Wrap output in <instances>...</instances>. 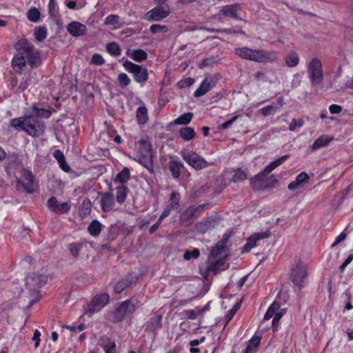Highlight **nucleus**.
<instances>
[{
    "label": "nucleus",
    "instance_id": "ddd939ff",
    "mask_svg": "<svg viewBox=\"0 0 353 353\" xmlns=\"http://www.w3.org/2000/svg\"><path fill=\"white\" fill-rule=\"evenodd\" d=\"M109 298L108 294H101L95 296L91 303L88 305L85 314L91 316L93 314L100 311L107 304Z\"/></svg>",
    "mask_w": 353,
    "mask_h": 353
},
{
    "label": "nucleus",
    "instance_id": "6e6d98bb",
    "mask_svg": "<svg viewBox=\"0 0 353 353\" xmlns=\"http://www.w3.org/2000/svg\"><path fill=\"white\" fill-rule=\"evenodd\" d=\"M304 125V121L302 119H293L289 125V130L291 132H294L297 128H301Z\"/></svg>",
    "mask_w": 353,
    "mask_h": 353
},
{
    "label": "nucleus",
    "instance_id": "4be33fe9",
    "mask_svg": "<svg viewBox=\"0 0 353 353\" xmlns=\"http://www.w3.org/2000/svg\"><path fill=\"white\" fill-rule=\"evenodd\" d=\"M241 10L240 4H232L222 8V15L229 17L235 19H240L239 11Z\"/></svg>",
    "mask_w": 353,
    "mask_h": 353
},
{
    "label": "nucleus",
    "instance_id": "e433bc0d",
    "mask_svg": "<svg viewBox=\"0 0 353 353\" xmlns=\"http://www.w3.org/2000/svg\"><path fill=\"white\" fill-rule=\"evenodd\" d=\"M130 179V170L128 168L125 167L123 170L116 176L114 179V182H119L121 183H124L128 181Z\"/></svg>",
    "mask_w": 353,
    "mask_h": 353
},
{
    "label": "nucleus",
    "instance_id": "20e7f679",
    "mask_svg": "<svg viewBox=\"0 0 353 353\" xmlns=\"http://www.w3.org/2000/svg\"><path fill=\"white\" fill-rule=\"evenodd\" d=\"M18 53L25 56L27 63L32 67H37L41 63V57L39 51L26 39H21L15 44Z\"/></svg>",
    "mask_w": 353,
    "mask_h": 353
},
{
    "label": "nucleus",
    "instance_id": "338daca9",
    "mask_svg": "<svg viewBox=\"0 0 353 353\" xmlns=\"http://www.w3.org/2000/svg\"><path fill=\"white\" fill-rule=\"evenodd\" d=\"M212 63H213V60L212 59H205L203 60L199 63V65L201 68H203L206 66L210 65Z\"/></svg>",
    "mask_w": 353,
    "mask_h": 353
},
{
    "label": "nucleus",
    "instance_id": "49530a36",
    "mask_svg": "<svg viewBox=\"0 0 353 353\" xmlns=\"http://www.w3.org/2000/svg\"><path fill=\"white\" fill-rule=\"evenodd\" d=\"M200 255V251L197 248H194L192 250H185L183 254V258L186 261H189L191 259H197Z\"/></svg>",
    "mask_w": 353,
    "mask_h": 353
},
{
    "label": "nucleus",
    "instance_id": "473e14b6",
    "mask_svg": "<svg viewBox=\"0 0 353 353\" xmlns=\"http://www.w3.org/2000/svg\"><path fill=\"white\" fill-rule=\"evenodd\" d=\"M92 208V203L88 199H85L83 201L80 208H79V214L81 217H85L90 214Z\"/></svg>",
    "mask_w": 353,
    "mask_h": 353
},
{
    "label": "nucleus",
    "instance_id": "6ab92c4d",
    "mask_svg": "<svg viewBox=\"0 0 353 353\" xmlns=\"http://www.w3.org/2000/svg\"><path fill=\"white\" fill-rule=\"evenodd\" d=\"M169 159L168 168L172 176L178 179L181 175V169L183 167V163L176 156H170Z\"/></svg>",
    "mask_w": 353,
    "mask_h": 353
},
{
    "label": "nucleus",
    "instance_id": "de8ad7c7",
    "mask_svg": "<svg viewBox=\"0 0 353 353\" xmlns=\"http://www.w3.org/2000/svg\"><path fill=\"white\" fill-rule=\"evenodd\" d=\"M106 48L110 54L114 55H119L121 52L119 45L114 42L108 43Z\"/></svg>",
    "mask_w": 353,
    "mask_h": 353
},
{
    "label": "nucleus",
    "instance_id": "a211bd4d",
    "mask_svg": "<svg viewBox=\"0 0 353 353\" xmlns=\"http://www.w3.org/2000/svg\"><path fill=\"white\" fill-rule=\"evenodd\" d=\"M48 206L54 212L59 214H64L68 212L70 209V205L68 202L59 203L57 199L54 196L48 199Z\"/></svg>",
    "mask_w": 353,
    "mask_h": 353
},
{
    "label": "nucleus",
    "instance_id": "69168bd1",
    "mask_svg": "<svg viewBox=\"0 0 353 353\" xmlns=\"http://www.w3.org/2000/svg\"><path fill=\"white\" fill-rule=\"evenodd\" d=\"M53 157L59 161V163L65 159L63 152L59 150H56L53 152Z\"/></svg>",
    "mask_w": 353,
    "mask_h": 353
},
{
    "label": "nucleus",
    "instance_id": "a18cd8bd",
    "mask_svg": "<svg viewBox=\"0 0 353 353\" xmlns=\"http://www.w3.org/2000/svg\"><path fill=\"white\" fill-rule=\"evenodd\" d=\"M40 12L36 8H32L28 12V19L32 22H37L40 19Z\"/></svg>",
    "mask_w": 353,
    "mask_h": 353
},
{
    "label": "nucleus",
    "instance_id": "9b49d317",
    "mask_svg": "<svg viewBox=\"0 0 353 353\" xmlns=\"http://www.w3.org/2000/svg\"><path fill=\"white\" fill-rule=\"evenodd\" d=\"M123 66L127 71L134 74V80L137 82L143 83L148 80V73L146 68L128 60L123 63Z\"/></svg>",
    "mask_w": 353,
    "mask_h": 353
},
{
    "label": "nucleus",
    "instance_id": "c756f323",
    "mask_svg": "<svg viewBox=\"0 0 353 353\" xmlns=\"http://www.w3.org/2000/svg\"><path fill=\"white\" fill-rule=\"evenodd\" d=\"M299 57L295 52H290L285 57V64L290 68L296 67L299 63Z\"/></svg>",
    "mask_w": 353,
    "mask_h": 353
},
{
    "label": "nucleus",
    "instance_id": "13d9d810",
    "mask_svg": "<svg viewBox=\"0 0 353 353\" xmlns=\"http://www.w3.org/2000/svg\"><path fill=\"white\" fill-rule=\"evenodd\" d=\"M91 62L93 64L101 65L104 63L105 61L101 55L99 54H94L92 57Z\"/></svg>",
    "mask_w": 353,
    "mask_h": 353
},
{
    "label": "nucleus",
    "instance_id": "1a4fd4ad",
    "mask_svg": "<svg viewBox=\"0 0 353 353\" xmlns=\"http://www.w3.org/2000/svg\"><path fill=\"white\" fill-rule=\"evenodd\" d=\"M307 266L299 260L296 262L294 267L291 268L290 279L294 285L301 289L307 281Z\"/></svg>",
    "mask_w": 353,
    "mask_h": 353
},
{
    "label": "nucleus",
    "instance_id": "864d4df0",
    "mask_svg": "<svg viewBox=\"0 0 353 353\" xmlns=\"http://www.w3.org/2000/svg\"><path fill=\"white\" fill-rule=\"evenodd\" d=\"M48 12L52 17H56L58 14V8L55 0H50L48 5Z\"/></svg>",
    "mask_w": 353,
    "mask_h": 353
},
{
    "label": "nucleus",
    "instance_id": "5701e85b",
    "mask_svg": "<svg viewBox=\"0 0 353 353\" xmlns=\"http://www.w3.org/2000/svg\"><path fill=\"white\" fill-rule=\"evenodd\" d=\"M310 181V176L305 172H301L296 177V179L288 184V188L291 190H296L301 185L307 183Z\"/></svg>",
    "mask_w": 353,
    "mask_h": 353
},
{
    "label": "nucleus",
    "instance_id": "412c9836",
    "mask_svg": "<svg viewBox=\"0 0 353 353\" xmlns=\"http://www.w3.org/2000/svg\"><path fill=\"white\" fill-rule=\"evenodd\" d=\"M67 30L72 36L79 37L84 34L86 32L87 28L85 25L79 22L73 21L68 25Z\"/></svg>",
    "mask_w": 353,
    "mask_h": 353
},
{
    "label": "nucleus",
    "instance_id": "c03bdc74",
    "mask_svg": "<svg viewBox=\"0 0 353 353\" xmlns=\"http://www.w3.org/2000/svg\"><path fill=\"white\" fill-rule=\"evenodd\" d=\"M34 36L38 41H43L47 37V29L46 27H39L34 30Z\"/></svg>",
    "mask_w": 353,
    "mask_h": 353
},
{
    "label": "nucleus",
    "instance_id": "a19ab883",
    "mask_svg": "<svg viewBox=\"0 0 353 353\" xmlns=\"http://www.w3.org/2000/svg\"><path fill=\"white\" fill-rule=\"evenodd\" d=\"M179 201H180V194L176 192L173 191L171 193L170 198L169 200V204L170 208H173L174 210L178 209L179 207Z\"/></svg>",
    "mask_w": 353,
    "mask_h": 353
},
{
    "label": "nucleus",
    "instance_id": "58836bf2",
    "mask_svg": "<svg viewBox=\"0 0 353 353\" xmlns=\"http://www.w3.org/2000/svg\"><path fill=\"white\" fill-rule=\"evenodd\" d=\"M192 117L193 114L191 112L183 113L174 121V123L176 125H187L191 121Z\"/></svg>",
    "mask_w": 353,
    "mask_h": 353
},
{
    "label": "nucleus",
    "instance_id": "09e8293b",
    "mask_svg": "<svg viewBox=\"0 0 353 353\" xmlns=\"http://www.w3.org/2000/svg\"><path fill=\"white\" fill-rule=\"evenodd\" d=\"M150 30L152 34H157L159 32H167L168 28L166 26H162L159 24H153L150 26Z\"/></svg>",
    "mask_w": 353,
    "mask_h": 353
},
{
    "label": "nucleus",
    "instance_id": "7ed1b4c3",
    "mask_svg": "<svg viewBox=\"0 0 353 353\" xmlns=\"http://www.w3.org/2000/svg\"><path fill=\"white\" fill-rule=\"evenodd\" d=\"M221 268V244L218 242L211 250L207 264L199 266V272L205 279L212 273L216 275Z\"/></svg>",
    "mask_w": 353,
    "mask_h": 353
},
{
    "label": "nucleus",
    "instance_id": "9d476101",
    "mask_svg": "<svg viewBox=\"0 0 353 353\" xmlns=\"http://www.w3.org/2000/svg\"><path fill=\"white\" fill-rule=\"evenodd\" d=\"M181 155L188 164L196 170H201L208 166L207 161L194 152L182 151Z\"/></svg>",
    "mask_w": 353,
    "mask_h": 353
},
{
    "label": "nucleus",
    "instance_id": "0eeeda50",
    "mask_svg": "<svg viewBox=\"0 0 353 353\" xmlns=\"http://www.w3.org/2000/svg\"><path fill=\"white\" fill-rule=\"evenodd\" d=\"M307 72L312 86L320 85L323 81V65L319 58H312L307 64Z\"/></svg>",
    "mask_w": 353,
    "mask_h": 353
},
{
    "label": "nucleus",
    "instance_id": "4d7b16f0",
    "mask_svg": "<svg viewBox=\"0 0 353 353\" xmlns=\"http://www.w3.org/2000/svg\"><path fill=\"white\" fill-rule=\"evenodd\" d=\"M260 111L263 116L267 117L273 114L276 110L272 105H267L262 108Z\"/></svg>",
    "mask_w": 353,
    "mask_h": 353
},
{
    "label": "nucleus",
    "instance_id": "e2e57ef3",
    "mask_svg": "<svg viewBox=\"0 0 353 353\" xmlns=\"http://www.w3.org/2000/svg\"><path fill=\"white\" fill-rule=\"evenodd\" d=\"M347 237V234L345 232H342L335 239L334 242L332 244L331 247L334 248L340 243L341 241L345 240Z\"/></svg>",
    "mask_w": 353,
    "mask_h": 353
},
{
    "label": "nucleus",
    "instance_id": "680f3d73",
    "mask_svg": "<svg viewBox=\"0 0 353 353\" xmlns=\"http://www.w3.org/2000/svg\"><path fill=\"white\" fill-rule=\"evenodd\" d=\"M40 332L38 330H35L32 340L34 341V347L37 348L40 344Z\"/></svg>",
    "mask_w": 353,
    "mask_h": 353
},
{
    "label": "nucleus",
    "instance_id": "393cba45",
    "mask_svg": "<svg viewBox=\"0 0 353 353\" xmlns=\"http://www.w3.org/2000/svg\"><path fill=\"white\" fill-rule=\"evenodd\" d=\"M333 140L332 137L329 136L323 135L316 139L311 146L313 151L317 150L320 148H325Z\"/></svg>",
    "mask_w": 353,
    "mask_h": 353
},
{
    "label": "nucleus",
    "instance_id": "aec40b11",
    "mask_svg": "<svg viewBox=\"0 0 353 353\" xmlns=\"http://www.w3.org/2000/svg\"><path fill=\"white\" fill-rule=\"evenodd\" d=\"M18 184H21L26 192H32L33 176L31 172L28 170H24L21 179L18 181Z\"/></svg>",
    "mask_w": 353,
    "mask_h": 353
},
{
    "label": "nucleus",
    "instance_id": "f8f14e48",
    "mask_svg": "<svg viewBox=\"0 0 353 353\" xmlns=\"http://www.w3.org/2000/svg\"><path fill=\"white\" fill-rule=\"evenodd\" d=\"M280 307L281 305L279 302L274 301L270 305L264 316L265 320H269L273 317L272 327L274 332L278 330L280 319L283 315V312L279 311Z\"/></svg>",
    "mask_w": 353,
    "mask_h": 353
},
{
    "label": "nucleus",
    "instance_id": "5fc2aeb1",
    "mask_svg": "<svg viewBox=\"0 0 353 353\" xmlns=\"http://www.w3.org/2000/svg\"><path fill=\"white\" fill-rule=\"evenodd\" d=\"M118 81L119 82L120 85L122 88H125L130 83V78L125 73H121L119 74Z\"/></svg>",
    "mask_w": 353,
    "mask_h": 353
},
{
    "label": "nucleus",
    "instance_id": "c9c22d12",
    "mask_svg": "<svg viewBox=\"0 0 353 353\" xmlns=\"http://www.w3.org/2000/svg\"><path fill=\"white\" fill-rule=\"evenodd\" d=\"M88 230L92 236H97L101 233V224L97 220H94L89 225Z\"/></svg>",
    "mask_w": 353,
    "mask_h": 353
},
{
    "label": "nucleus",
    "instance_id": "4c0bfd02",
    "mask_svg": "<svg viewBox=\"0 0 353 353\" xmlns=\"http://www.w3.org/2000/svg\"><path fill=\"white\" fill-rule=\"evenodd\" d=\"M128 54L132 59L138 62L145 60L148 57L147 53L141 49L134 50Z\"/></svg>",
    "mask_w": 353,
    "mask_h": 353
},
{
    "label": "nucleus",
    "instance_id": "72a5a7b5",
    "mask_svg": "<svg viewBox=\"0 0 353 353\" xmlns=\"http://www.w3.org/2000/svg\"><path fill=\"white\" fill-rule=\"evenodd\" d=\"M241 303H242L241 301H237L233 305V307L228 311V314H226V316L225 317V323L224 327L222 328V331L224 330L225 325L232 319V318L234 317V316L235 315V314L236 313L238 310L241 307Z\"/></svg>",
    "mask_w": 353,
    "mask_h": 353
},
{
    "label": "nucleus",
    "instance_id": "bf43d9fd",
    "mask_svg": "<svg viewBox=\"0 0 353 353\" xmlns=\"http://www.w3.org/2000/svg\"><path fill=\"white\" fill-rule=\"evenodd\" d=\"M115 343L112 341H109L103 345V350L105 353H114L115 352Z\"/></svg>",
    "mask_w": 353,
    "mask_h": 353
},
{
    "label": "nucleus",
    "instance_id": "423d86ee",
    "mask_svg": "<svg viewBox=\"0 0 353 353\" xmlns=\"http://www.w3.org/2000/svg\"><path fill=\"white\" fill-rule=\"evenodd\" d=\"M252 188L254 190H266L272 188L278 184L279 181L274 174L268 176L263 171L252 177L250 180Z\"/></svg>",
    "mask_w": 353,
    "mask_h": 353
},
{
    "label": "nucleus",
    "instance_id": "f257e3e1",
    "mask_svg": "<svg viewBox=\"0 0 353 353\" xmlns=\"http://www.w3.org/2000/svg\"><path fill=\"white\" fill-rule=\"evenodd\" d=\"M51 112L45 109L34 107L32 115H26L10 120V125L18 131H24L32 137H39L44 134L46 125L38 117L49 118Z\"/></svg>",
    "mask_w": 353,
    "mask_h": 353
},
{
    "label": "nucleus",
    "instance_id": "a878e982",
    "mask_svg": "<svg viewBox=\"0 0 353 353\" xmlns=\"http://www.w3.org/2000/svg\"><path fill=\"white\" fill-rule=\"evenodd\" d=\"M261 340V336H252V338L248 341L243 353H256L260 345Z\"/></svg>",
    "mask_w": 353,
    "mask_h": 353
},
{
    "label": "nucleus",
    "instance_id": "cd10ccee",
    "mask_svg": "<svg viewBox=\"0 0 353 353\" xmlns=\"http://www.w3.org/2000/svg\"><path fill=\"white\" fill-rule=\"evenodd\" d=\"M145 330L150 332H154L161 327V318L153 316L145 324Z\"/></svg>",
    "mask_w": 353,
    "mask_h": 353
},
{
    "label": "nucleus",
    "instance_id": "0e129e2a",
    "mask_svg": "<svg viewBox=\"0 0 353 353\" xmlns=\"http://www.w3.org/2000/svg\"><path fill=\"white\" fill-rule=\"evenodd\" d=\"M194 83V79L189 77L185 79V80L181 81L179 84L180 85V88L183 87H190Z\"/></svg>",
    "mask_w": 353,
    "mask_h": 353
},
{
    "label": "nucleus",
    "instance_id": "37998d69",
    "mask_svg": "<svg viewBox=\"0 0 353 353\" xmlns=\"http://www.w3.org/2000/svg\"><path fill=\"white\" fill-rule=\"evenodd\" d=\"M138 122L144 124L148 121L147 109L145 106L139 107L137 111Z\"/></svg>",
    "mask_w": 353,
    "mask_h": 353
},
{
    "label": "nucleus",
    "instance_id": "b1692460",
    "mask_svg": "<svg viewBox=\"0 0 353 353\" xmlns=\"http://www.w3.org/2000/svg\"><path fill=\"white\" fill-rule=\"evenodd\" d=\"M26 63L27 60L25 59V56L21 54V53H17L12 61V65L16 72L21 73L22 68L25 67Z\"/></svg>",
    "mask_w": 353,
    "mask_h": 353
},
{
    "label": "nucleus",
    "instance_id": "2f4dec72",
    "mask_svg": "<svg viewBox=\"0 0 353 353\" xmlns=\"http://www.w3.org/2000/svg\"><path fill=\"white\" fill-rule=\"evenodd\" d=\"M212 88L211 83L205 79L200 85L199 88L194 93L195 97H199L204 95Z\"/></svg>",
    "mask_w": 353,
    "mask_h": 353
},
{
    "label": "nucleus",
    "instance_id": "39448f33",
    "mask_svg": "<svg viewBox=\"0 0 353 353\" xmlns=\"http://www.w3.org/2000/svg\"><path fill=\"white\" fill-rule=\"evenodd\" d=\"M46 275L37 272L30 273L26 278V285L29 289L31 296L33 297L29 301L28 307L31 306L39 300V289L43 286L47 282Z\"/></svg>",
    "mask_w": 353,
    "mask_h": 353
},
{
    "label": "nucleus",
    "instance_id": "8fccbe9b",
    "mask_svg": "<svg viewBox=\"0 0 353 353\" xmlns=\"http://www.w3.org/2000/svg\"><path fill=\"white\" fill-rule=\"evenodd\" d=\"M228 237V236H226V234H224L223 238H222V248H221V250H222V271L224 270L225 269L228 268V264L227 265L225 264V259L226 258L225 248V243H226Z\"/></svg>",
    "mask_w": 353,
    "mask_h": 353
},
{
    "label": "nucleus",
    "instance_id": "dca6fc26",
    "mask_svg": "<svg viewBox=\"0 0 353 353\" xmlns=\"http://www.w3.org/2000/svg\"><path fill=\"white\" fill-rule=\"evenodd\" d=\"M170 12V8L168 6H159L148 11L145 19L149 21H158L168 17Z\"/></svg>",
    "mask_w": 353,
    "mask_h": 353
},
{
    "label": "nucleus",
    "instance_id": "4468645a",
    "mask_svg": "<svg viewBox=\"0 0 353 353\" xmlns=\"http://www.w3.org/2000/svg\"><path fill=\"white\" fill-rule=\"evenodd\" d=\"M135 310L136 306L132 302V300H126L121 303L116 309L114 314V320L116 321H121L125 316L134 313Z\"/></svg>",
    "mask_w": 353,
    "mask_h": 353
},
{
    "label": "nucleus",
    "instance_id": "f3484780",
    "mask_svg": "<svg viewBox=\"0 0 353 353\" xmlns=\"http://www.w3.org/2000/svg\"><path fill=\"white\" fill-rule=\"evenodd\" d=\"M268 232H256L247 239L246 243L241 248V253L245 254L250 252L251 250L257 246V242L259 240L269 237Z\"/></svg>",
    "mask_w": 353,
    "mask_h": 353
},
{
    "label": "nucleus",
    "instance_id": "052dcab7",
    "mask_svg": "<svg viewBox=\"0 0 353 353\" xmlns=\"http://www.w3.org/2000/svg\"><path fill=\"white\" fill-rule=\"evenodd\" d=\"M329 110L332 114H339L342 111V107L339 105L332 104L329 107Z\"/></svg>",
    "mask_w": 353,
    "mask_h": 353
},
{
    "label": "nucleus",
    "instance_id": "f03ea898",
    "mask_svg": "<svg viewBox=\"0 0 353 353\" xmlns=\"http://www.w3.org/2000/svg\"><path fill=\"white\" fill-rule=\"evenodd\" d=\"M234 53L241 58L257 63H272L278 58V53L274 51L255 50L248 47L237 48Z\"/></svg>",
    "mask_w": 353,
    "mask_h": 353
},
{
    "label": "nucleus",
    "instance_id": "f704fd0d",
    "mask_svg": "<svg viewBox=\"0 0 353 353\" xmlns=\"http://www.w3.org/2000/svg\"><path fill=\"white\" fill-rule=\"evenodd\" d=\"M128 188L124 185H119L117 188L116 200L117 203L122 204L126 199Z\"/></svg>",
    "mask_w": 353,
    "mask_h": 353
},
{
    "label": "nucleus",
    "instance_id": "3c124183",
    "mask_svg": "<svg viewBox=\"0 0 353 353\" xmlns=\"http://www.w3.org/2000/svg\"><path fill=\"white\" fill-rule=\"evenodd\" d=\"M81 248V245L77 243H70L68 245V250L70 254L75 258L78 256Z\"/></svg>",
    "mask_w": 353,
    "mask_h": 353
},
{
    "label": "nucleus",
    "instance_id": "2eb2a0df",
    "mask_svg": "<svg viewBox=\"0 0 353 353\" xmlns=\"http://www.w3.org/2000/svg\"><path fill=\"white\" fill-rule=\"evenodd\" d=\"M99 203L102 211L108 212L116 210L115 199L111 192H99Z\"/></svg>",
    "mask_w": 353,
    "mask_h": 353
},
{
    "label": "nucleus",
    "instance_id": "ea45409f",
    "mask_svg": "<svg viewBox=\"0 0 353 353\" xmlns=\"http://www.w3.org/2000/svg\"><path fill=\"white\" fill-rule=\"evenodd\" d=\"M208 310V305H206L203 308H197V311L194 310H186L183 311L185 316L190 319H195L197 313L199 314H203L205 311Z\"/></svg>",
    "mask_w": 353,
    "mask_h": 353
},
{
    "label": "nucleus",
    "instance_id": "774afa93",
    "mask_svg": "<svg viewBox=\"0 0 353 353\" xmlns=\"http://www.w3.org/2000/svg\"><path fill=\"white\" fill-rule=\"evenodd\" d=\"M59 165L61 168L65 172H68L70 170V168L65 159L59 162Z\"/></svg>",
    "mask_w": 353,
    "mask_h": 353
},
{
    "label": "nucleus",
    "instance_id": "7c9ffc66",
    "mask_svg": "<svg viewBox=\"0 0 353 353\" xmlns=\"http://www.w3.org/2000/svg\"><path fill=\"white\" fill-rule=\"evenodd\" d=\"M179 135L184 141H190L195 136V132L193 128L190 127H183L179 130Z\"/></svg>",
    "mask_w": 353,
    "mask_h": 353
},
{
    "label": "nucleus",
    "instance_id": "c85d7f7f",
    "mask_svg": "<svg viewBox=\"0 0 353 353\" xmlns=\"http://www.w3.org/2000/svg\"><path fill=\"white\" fill-rule=\"evenodd\" d=\"M132 283V279L129 276H126L121 280L119 281L114 287V291L117 294H120L125 289L130 286Z\"/></svg>",
    "mask_w": 353,
    "mask_h": 353
},
{
    "label": "nucleus",
    "instance_id": "603ef678",
    "mask_svg": "<svg viewBox=\"0 0 353 353\" xmlns=\"http://www.w3.org/2000/svg\"><path fill=\"white\" fill-rule=\"evenodd\" d=\"M119 21V17L118 15H117V14H110V15H108L105 19L104 23L105 25H108V26H114V25L118 24Z\"/></svg>",
    "mask_w": 353,
    "mask_h": 353
},
{
    "label": "nucleus",
    "instance_id": "bb28decb",
    "mask_svg": "<svg viewBox=\"0 0 353 353\" xmlns=\"http://www.w3.org/2000/svg\"><path fill=\"white\" fill-rule=\"evenodd\" d=\"M290 155L286 154L283 155L275 161H272L270 164H268L264 169L263 172L268 174L271 172H272L274 169H276L278 166L284 163L287 159H288Z\"/></svg>",
    "mask_w": 353,
    "mask_h": 353
},
{
    "label": "nucleus",
    "instance_id": "79ce46f5",
    "mask_svg": "<svg viewBox=\"0 0 353 353\" xmlns=\"http://www.w3.org/2000/svg\"><path fill=\"white\" fill-rule=\"evenodd\" d=\"M248 177L247 173L241 168L236 169L232 178V181L237 183L245 180Z\"/></svg>",
    "mask_w": 353,
    "mask_h": 353
},
{
    "label": "nucleus",
    "instance_id": "6e6552de",
    "mask_svg": "<svg viewBox=\"0 0 353 353\" xmlns=\"http://www.w3.org/2000/svg\"><path fill=\"white\" fill-rule=\"evenodd\" d=\"M139 152L138 161L143 165L150 173H153L152 154L151 144L147 137H143L139 141Z\"/></svg>",
    "mask_w": 353,
    "mask_h": 353
}]
</instances>
